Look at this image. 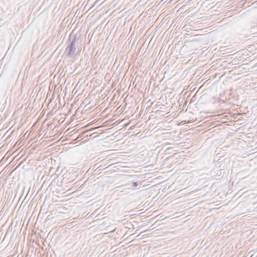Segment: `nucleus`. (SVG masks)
I'll list each match as a JSON object with an SVG mask.
<instances>
[{"instance_id":"nucleus-1","label":"nucleus","mask_w":257,"mask_h":257,"mask_svg":"<svg viewBox=\"0 0 257 257\" xmlns=\"http://www.w3.org/2000/svg\"><path fill=\"white\" fill-rule=\"evenodd\" d=\"M198 30H194V33H193V34H194V41L195 40H197V38H198V36L199 35L198 34Z\"/></svg>"},{"instance_id":"nucleus-2","label":"nucleus","mask_w":257,"mask_h":257,"mask_svg":"<svg viewBox=\"0 0 257 257\" xmlns=\"http://www.w3.org/2000/svg\"><path fill=\"white\" fill-rule=\"evenodd\" d=\"M197 23H198V22H194V25H195ZM193 28L194 29V28H197V27H195V26L194 25Z\"/></svg>"},{"instance_id":"nucleus-3","label":"nucleus","mask_w":257,"mask_h":257,"mask_svg":"<svg viewBox=\"0 0 257 257\" xmlns=\"http://www.w3.org/2000/svg\"><path fill=\"white\" fill-rule=\"evenodd\" d=\"M197 92L195 93V95H193V97H197Z\"/></svg>"},{"instance_id":"nucleus-4","label":"nucleus","mask_w":257,"mask_h":257,"mask_svg":"<svg viewBox=\"0 0 257 257\" xmlns=\"http://www.w3.org/2000/svg\"><path fill=\"white\" fill-rule=\"evenodd\" d=\"M203 98V96H201L200 97V99H202Z\"/></svg>"},{"instance_id":"nucleus-5","label":"nucleus","mask_w":257,"mask_h":257,"mask_svg":"<svg viewBox=\"0 0 257 257\" xmlns=\"http://www.w3.org/2000/svg\"><path fill=\"white\" fill-rule=\"evenodd\" d=\"M195 131H198V129L195 128Z\"/></svg>"},{"instance_id":"nucleus-6","label":"nucleus","mask_w":257,"mask_h":257,"mask_svg":"<svg viewBox=\"0 0 257 257\" xmlns=\"http://www.w3.org/2000/svg\"><path fill=\"white\" fill-rule=\"evenodd\" d=\"M198 104L197 102L195 104V105H197Z\"/></svg>"}]
</instances>
